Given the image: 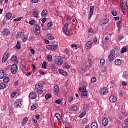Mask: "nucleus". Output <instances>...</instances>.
I'll return each instance as SVG.
<instances>
[{
	"instance_id": "f257e3e1",
	"label": "nucleus",
	"mask_w": 128,
	"mask_h": 128,
	"mask_svg": "<svg viewBox=\"0 0 128 128\" xmlns=\"http://www.w3.org/2000/svg\"><path fill=\"white\" fill-rule=\"evenodd\" d=\"M22 106V99H18L15 100L14 106L16 108H20Z\"/></svg>"
},
{
	"instance_id": "4c0bfd02",
	"label": "nucleus",
	"mask_w": 128,
	"mask_h": 128,
	"mask_svg": "<svg viewBox=\"0 0 128 128\" xmlns=\"http://www.w3.org/2000/svg\"><path fill=\"white\" fill-rule=\"evenodd\" d=\"M6 85L4 84H0V90H4V88H5Z\"/></svg>"
},
{
	"instance_id": "2f4dec72",
	"label": "nucleus",
	"mask_w": 128,
	"mask_h": 128,
	"mask_svg": "<svg viewBox=\"0 0 128 128\" xmlns=\"http://www.w3.org/2000/svg\"><path fill=\"white\" fill-rule=\"evenodd\" d=\"M52 98V94H46L45 96V98L46 100H48V98Z\"/></svg>"
},
{
	"instance_id": "c03bdc74",
	"label": "nucleus",
	"mask_w": 128,
	"mask_h": 128,
	"mask_svg": "<svg viewBox=\"0 0 128 128\" xmlns=\"http://www.w3.org/2000/svg\"><path fill=\"white\" fill-rule=\"evenodd\" d=\"M104 62H106V60H104V59L102 58L100 60V64H102V66H104Z\"/></svg>"
},
{
	"instance_id": "864d4df0",
	"label": "nucleus",
	"mask_w": 128,
	"mask_h": 128,
	"mask_svg": "<svg viewBox=\"0 0 128 128\" xmlns=\"http://www.w3.org/2000/svg\"><path fill=\"white\" fill-rule=\"evenodd\" d=\"M73 100H74V98L72 96H70L68 98V100H69L70 102H72Z\"/></svg>"
},
{
	"instance_id": "8fccbe9b",
	"label": "nucleus",
	"mask_w": 128,
	"mask_h": 128,
	"mask_svg": "<svg viewBox=\"0 0 128 128\" xmlns=\"http://www.w3.org/2000/svg\"><path fill=\"white\" fill-rule=\"evenodd\" d=\"M34 28H35L34 30H40V26L38 24H35Z\"/></svg>"
},
{
	"instance_id": "680f3d73",
	"label": "nucleus",
	"mask_w": 128,
	"mask_h": 128,
	"mask_svg": "<svg viewBox=\"0 0 128 128\" xmlns=\"http://www.w3.org/2000/svg\"><path fill=\"white\" fill-rule=\"evenodd\" d=\"M28 119L27 117L24 118L23 120V122L26 123L28 122Z\"/></svg>"
},
{
	"instance_id": "9b49d317",
	"label": "nucleus",
	"mask_w": 128,
	"mask_h": 128,
	"mask_svg": "<svg viewBox=\"0 0 128 128\" xmlns=\"http://www.w3.org/2000/svg\"><path fill=\"white\" fill-rule=\"evenodd\" d=\"M54 63L58 65L62 64H64V60L62 58H56L55 60Z\"/></svg>"
},
{
	"instance_id": "423d86ee",
	"label": "nucleus",
	"mask_w": 128,
	"mask_h": 128,
	"mask_svg": "<svg viewBox=\"0 0 128 128\" xmlns=\"http://www.w3.org/2000/svg\"><path fill=\"white\" fill-rule=\"evenodd\" d=\"M86 86H88V84H86V82H84V86H82L79 88L80 92H86Z\"/></svg>"
},
{
	"instance_id": "bf43d9fd",
	"label": "nucleus",
	"mask_w": 128,
	"mask_h": 128,
	"mask_svg": "<svg viewBox=\"0 0 128 128\" xmlns=\"http://www.w3.org/2000/svg\"><path fill=\"white\" fill-rule=\"evenodd\" d=\"M118 39L120 40H122V38H124V36H122V35H118Z\"/></svg>"
},
{
	"instance_id": "3c124183",
	"label": "nucleus",
	"mask_w": 128,
	"mask_h": 128,
	"mask_svg": "<svg viewBox=\"0 0 128 128\" xmlns=\"http://www.w3.org/2000/svg\"><path fill=\"white\" fill-rule=\"evenodd\" d=\"M52 26V22H48V24H47L48 28H50Z\"/></svg>"
},
{
	"instance_id": "052dcab7",
	"label": "nucleus",
	"mask_w": 128,
	"mask_h": 128,
	"mask_svg": "<svg viewBox=\"0 0 128 128\" xmlns=\"http://www.w3.org/2000/svg\"><path fill=\"white\" fill-rule=\"evenodd\" d=\"M30 50L31 54H34V52H35L34 50V48H31L30 49Z\"/></svg>"
},
{
	"instance_id": "a18cd8bd",
	"label": "nucleus",
	"mask_w": 128,
	"mask_h": 128,
	"mask_svg": "<svg viewBox=\"0 0 128 128\" xmlns=\"http://www.w3.org/2000/svg\"><path fill=\"white\" fill-rule=\"evenodd\" d=\"M108 92V88H105L104 89V92H103L102 96L106 95V94Z\"/></svg>"
},
{
	"instance_id": "a19ab883",
	"label": "nucleus",
	"mask_w": 128,
	"mask_h": 128,
	"mask_svg": "<svg viewBox=\"0 0 128 128\" xmlns=\"http://www.w3.org/2000/svg\"><path fill=\"white\" fill-rule=\"evenodd\" d=\"M112 14L114 16H118V12H116V10H112Z\"/></svg>"
},
{
	"instance_id": "393cba45",
	"label": "nucleus",
	"mask_w": 128,
	"mask_h": 128,
	"mask_svg": "<svg viewBox=\"0 0 128 128\" xmlns=\"http://www.w3.org/2000/svg\"><path fill=\"white\" fill-rule=\"evenodd\" d=\"M11 60L12 62H18V58L16 56H13L11 58Z\"/></svg>"
},
{
	"instance_id": "39448f33",
	"label": "nucleus",
	"mask_w": 128,
	"mask_h": 128,
	"mask_svg": "<svg viewBox=\"0 0 128 128\" xmlns=\"http://www.w3.org/2000/svg\"><path fill=\"white\" fill-rule=\"evenodd\" d=\"M46 48L49 50H58V46L56 45H48L46 46Z\"/></svg>"
},
{
	"instance_id": "f704fd0d",
	"label": "nucleus",
	"mask_w": 128,
	"mask_h": 128,
	"mask_svg": "<svg viewBox=\"0 0 128 128\" xmlns=\"http://www.w3.org/2000/svg\"><path fill=\"white\" fill-rule=\"evenodd\" d=\"M9 81H10V78L8 77L6 78L3 80V82H4V84H8V82Z\"/></svg>"
},
{
	"instance_id": "a878e982",
	"label": "nucleus",
	"mask_w": 128,
	"mask_h": 128,
	"mask_svg": "<svg viewBox=\"0 0 128 128\" xmlns=\"http://www.w3.org/2000/svg\"><path fill=\"white\" fill-rule=\"evenodd\" d=\"M46 14H48V10H44L42 12V16L46 18Z\"/></svg>"
},
{
	"instance_id": "1a4fd4ad",
	"label": "nucleus",
	"mask_w": 128,
	"mask_h": 128,
	"mask_svg": "<svg viewBox=\"0 0 128 128\" xmlns=\"http://www.w3.org/2000/svg\"><path fill=\"white\" fill-rule=\"evenodd\" d=\"M8 52H6L4 55L2 60V62H6V60H8Z\"/></svg>"
},
{
	"instance_id": "37998d69",
	"label": "nucleus",
	"mask_w": 128,
	"mask_h": 128,
	"mask_svg": "<svg viewBox=\"0 0 128 128\" xmlns=\"http://www.w3.org/2000/svg\"><path fill=\"white\" fill-rule=\"evenodd\" d=\"M29 24H32V26L34 24H36V20H31L29 22Z\"/></svg>"
},
{
	"instance_id": "58836bf2",
	"label": "nucleus",
	"mask_w": 128,
	"mask_h": 128,
	"mask_svg": "<svg viewBox=\"0 0 128 128\" xmlns=\"http://www.w3.org/2000/svg\"><path fill=\"white\" fill-rule=\"evenodd\" d=\"M64 68H68V70H70V66L68 64H64Z\"/></svg>"
},
{
	"instance_id": "5fc2aeb1",
	"label": "nucleus",
	"mask_w": 128,
	"mask_h": 128,
	"mask_svg": "<svg viewBox=\"0 0 128 128\" xmlns=\"http://www.w3.org/2000/svg\"><path fill=\"white\" fill-rule=\"evenodd\" d=\"M22 20V17H20L18 18H15L14 20V22H20Z\"/></svg>"
},
{
	"instance_id": "69168bd1",
	"label": "nucleus",
	"mask_w": 128,
	"mask_h": 128,
	"mask_svg": "<svg viewBox=\"0 0 128 128\" xmlns=\"http://www.w3.org/2000/svg\"><path fill=\"white\" fill-rule=\"evenodd\" d=\"M102 72H106V68H102Z\"/></svg>"
},
{
	"instance_id": "603ef678",
	"label": "nucleus",
	"mask_w": 128,
	"mask_h": 128,
	"mask_svg": "<svg viewBox=\"0 0 128 128\" xmlns=\"http://www.w3.org/2000/svg\"><path fill=\"white\" fill-rule=\"evenodd\" d=\"M104 88H101L100 90V94H104Z\"/></svg>"
},
{
	"instance_id": "338daca9",
	"label": "nucleus",
	"mask_w": 128,
	"mask_h": 128,
	"mask_svg": "<svg viewBox=\"0 0 128 128\" xmlns=\"http://www.w3.org/2000/svg\"><path fill=\"white\" fill-rule=\"evenodd\" d=\"M26 40H28V37L23 38L22 42H26Z\"/></svg>"
},
{
	"instance_id": "f03ea898",
	"label": "nucleus",
	"mask_w": 128,
	"mask_h": 128,
	"mask_svg": "<svg viewBox=\"0 0 128 128\" xmlns=\"http://www.w3.org/2000/svg\"><path fill=\"white\" fill-rule=\"evenodd\" d=\"M93 64H94V62H92V59L90 58L88 59L86 62V68H88V70H90V68H92Z\"/></svg>"
},
{
	"instance_id": "dca6fc26",
	"label": "nucleus",
	"mask_w": 128,
	"mask_h": 128,
	"mask_svg": "<svg viewBox=\"0 0 128 128\" xmlns=\"http://www.w3.org/2000/svg\"><path fill=\"white\" fill-rule=\"evenodd\" d=\"M35 88L36 90H42L44 88V85L42 84H38L36 85Z\"/></svg>"
},
{
	"instance_id": "0eeeda50",
	"label": "nucleus",
	"mask_w": 128,
	"mask_h": 128,
	"mask_svg": "<svg viewBox=\"0 0 128 128\" xmlns=\"http://www.w3.org/2000/svg\"><path fill=\"white\" fill-rule=\"evenodd\" d=\"M6 76V71L4 70H0V79L4 78Z\"/></svg>"
},
{
	"instance_id": "6e6d98bb",
	"label": "nucleus",
	"mask_w": 128,
	"mask_h": 128,
	"mask_svg": "<svg viewBox=\"0 0 128 128\" xmlns=\"http://www.w3.org/2000/svg\"><path fill=\"white\" fill-rule=\"evenodd\" d=\"M32 72H36V65L34 64H32Z\"/></svg>"
},
{
	"instance_id": "6ab92c4d",
	"label": "nucleus",
	"mask_w": 128,
	"mask_h": 128,
	"mask_svg": "<svg viewBox=\"0 0 128 128\" xmlns=\"http://www.w3.org/2000/svg\"><path fill=\"white\" fill-rule=\"evenodd\" d=\"M54 94H56V96H58V90H60L58 88V86H54Z\"/></svg>"
},
{
	"instance_id": "e2e57ef3",
	"label": "nucleus",
	"mask_w": 128,
	"mask_h": 128,
	"mask_svg": "<svg viewBox=\"0 0 128 128\" xmlns=\"http://www.w3.org/2000/svg\"><path fill=\"white\" fill-rule=\"evenodd\" d=\"M42 22L43 24H44V22H46V18H42Z\"/></svg>"
},
{
	"instance_id": "de8ad7c7",
	"label": "nucleus",
	"mask_w": 128,
	"mask_h": 128,
	"mask_svg": "<svg viewBox=\"0 0 128 128\" xmlns=\"http://www.w3.org/2000/svg\"><path fill=\"white\" fill-rule=\"evenodd\" d=\"M52 56L50 55L48 56V62H52Z\"/></svg>"
},
{
	"instance_id": "7ed1b4c3",
	"label": "nucleus",
	"mask_w": 128,
	"mask_h": 128,
	"mask_svg": "<svg viewBox=\"0 0 128 128\" xmlns=\"http://www.w3.org/2000/svg\"><path fill=\"white\" fill-rule=\"evenodd\" d=\"M10 70L12 74H16L18 72V65L16 64H13L10 68Z\"/></svg>"
},
{
	"instance_id": "ea45409f",
	"label": "nucleus",
	"mask_w": 128,
	"mask_h": 128,
	"mask_svg": "<svg viewBox=\"0 0 128 128\" xmlns=\"http://www.w3.org/2000/svg\"><path fill=\"white\" fill-rule=\"evenodd\" d=\"M55 102L56 104H62V99H58V100H56Z\"/></svg>"
},
{
	"instance_id": "20e7f679",
	"label": "nucleus",
	"mask_w": 128,
	"mask_h": 128,
	"mask_svg": "<svg viewBox=\"0 0 128 128\" xmlns=\"http://www.w3.org/2000/svg\"><path fill=\"white\" fill-rule=\"evenodd\" d=\"M108 58L110 62H112L114 60V50H112L110 51Z\"/></svg>"
},
{
	"instance_id": "6e6552de",
	"label": "nucleus",
	"mask_w": 128,
	"mask_h": 128,
	"mask_svg": "<svg viewBox=\"0 0 128 128\" xmlns=\"http://www.w3.org/2000/svg\"><path fill=\"white\" fill-rule=\"evenodd\" d=\"M94 6H90V10L89 12L88 18H90L92 16V14H94Z\"/></svg>"
},
{
	"instance_id": "7c9ffc66",
	"label": "nucleus",
	"mask_w": 128,
	"mask_h": 128,
	"mask_svg": "<svg viewBox=\"0 0 128 128\" xmlns=\"http://www.w3.org/2000/svg\"><path fill=\"white\" fill-rule=\"evenodd\" d=\"M81 96L82 98H86V96H88V94H86V91L83 92L81 93Z\"/></svg>"
},
{
	"instance_id": "f3484780",
	"label": "nucleus",
	"mask_w": 128,
	"mask_h": 128,
	"mask_svg": "<svg viewBox=\"0 0 128 128\" xmlns=\"http://www.w3.org/2000/svg\"><path fill=\"white\" fill-rule=\"evenodd\" d=\"M46 38H48V40H54V36H52V34H48L46 35Z\"/></svg>"
},
{
	"instance_id": "e433bc0d",
	"label": "nucleus",
	"mask_w": 128,
	"mask_h": 128,
	"mask_svg": "<svg viewBox=\"0 0 128 128\" xmlns=\"http://www.w3.org/2000/svg\"><path fill=\"white\" fill-rule=\"evenodd\" d=\"M50 66L52 68V72H55V70H56V66H54V64H51Z\"/></svg>"
},
{
	"instance_id": "2eb2a0df",
	"label": "nucleus",
	"mask_w": 128,
	"mask_h": 128,
	"mask_svg": "<svg viewBox=\"0 0 128 128\" xmlns=\"http://www.w3.org/2000/svg\"><path fill=\"white\" fill-rule=\"evenodd\" d=\"M108 18H105L100 22V24L102 26H104L105 24H106L108 22Z\"/></svg>"
},
{
	"instance_id": "c85d7f7f",
	"label": "nucleus",
	"mask_w": 128,
	"mask_h": 128,
	"mask_svg": "<svg viewBox=\"0 0 128 128\" xmlns=\"http://www.w3.org/2000/svg\"><path fill=\"white\" fill-rule=\"evenodd\" d=\"M12 18V14L10 12H8L6 14V20H10Z\"/></svg>"
},
{
	"instance_id": "09e8293b",
	"label": "nucleus",
	"mask_w": 128,
	"mask_h": 128,
	"mask_svg": "<svg viewBox=\"0 0 128 128\" xmlns=\"http://www.w3.org/2000/svg\"><path fill=\"white\" fill-rule=\"evenodd\" d=\"M64 54H68V52H70V50H68V48H66L64 50Z\"/></svg>"
},
{
	"instance_id": "f8f14e48",
	"label": "nucleus",
	"mask_w": 128,
	"mask_h": 128,
	"mask_svg": "<svg viewBox=\"0 0 128 128\" xmlns=\"http://www.w3.org/2000/svg\"><path fill=\"white\" fill-rule=\"evenodd\" d=\"M102 124L104 126H106L108 124V118H104L102 119Z\"/></svg>"
},
{
	"instance_id": "0e129e2a",
	"label": "nucleus",
	"mask_w": 128,
	"mask_h": 128,
	"mask_svg": "<svg viewBox=\"0 0 128 128\" xmlns=\"http://www.w3.org/2000/svg\"><path fill=\"white\" fill-rule=\"evenodd\" d=\"M62 76H68V72L66 71H64L63 73H62Z\"/></svg>"
},
{
	"instance_id": "cd10ccee",
	"label": "nucleus",
	"mask_w": 128,
	"mask_h": 128,
	"mask_svg": "<svg viewBox=\"0 0 128 128\" xmlns=\"http://www.w3.org/2000/svg\"><path fill=\"white\" fill-rule=\"evenodd\" d=\"M34 32L35 34H36V36H38V34H40V30L34 29Z\"/></svg>"
},
{
	"instance_id": "4468645a",
	"label": "nucleus",
	"mask_w": 128,
	"mask_h": 128,
	"mask_svg": "<svg viewBox=\"0 0 128 128\" xmlns=\"http://www.w3.org/2000/svg\"><path fill=\"white\" fill-rule=\"evenodd\" d=\"M92 41H88L86 45L85 46L86 48H87V50H88V48H92Z\"/></svg>"
},
{
	"instance_id": "9d476101",
	"label": "nucleus",
	"mask_w": 128,
	"mask_h": 128,
	"mask_svg": "<svg viewBox=\"0 0 128 128\" xmlns=\"http://www.w3.org/2000/svg\"><path fill=\"white\" fill-rule=\"evenodd\" d=\"M68 24H65L64 27V34H66V36H68V34H70V32L68 30Z\"/></svg>"
},
{
	"instance_id": "c9c22d12",
	"label": "nucleus",
	"mask_w": 128,
	"mask_h": 128,
	"mask_svg": "<svg viewBox=\"0 0 128 128\" xmlns=\"http://www.w3.org/2000/svg\"><path fill=\"white\" fill-rule=\"evenodd\" d=\"M16 48H18V50H20V42H17Z\"/></svg>"
},
{
	"instance_id": "79ce46f5",
	"label": "nucleus",
	"mask_w": 128,
	"mask_h": 128,
	"mask_svg": "<svg viewBox=\"0 0 128 128\" xmlns=\"http://www.w3.org/2000/svg\"><path fill=\"white\" fill-rule=\"evenodd\" d=\"M42 68H46V62H44L42 64Z\"/></svg>"
},
{
	"instance_id": "4be33fe9",
	"label": "nucleus",
	"mask_w": 128,
	"mask_h": 128,
	"mask_svg": "<svg viewBox=\"0 0 128 128\" xmlns=\"http://www.w3.org/2000/svg\"><path fill=\"white\" fill-rule=\"evenodd\" d=\"M69 110H70V112H74L76 110H78V106H72L70 108Z\"/></svg>"
},
{
	"instance_id": "bb28decb",
	"label": "nucleus",
	"mask_w": 128,
	"mask_h": 128,
	"mask_svg": "<svg viewBox=\"0 0 128 128\" xmlns=\"http://www.w3.org/2000/svg\"><path fill=\"white\" fill-rule=\"evenodd\" d=\"M38 12L36 11V10H34L32 14L34 16V18H38Z\"/></svg>"
},
{
	"instance_id": "473e14b6",
	"label": "nucleus",
	"mask_w": 128,
	"mask_h": 128,
	"mask_svg": "<svg viewBox=\"0 0 128 128\" xmlns=\"http://www.w3.org/2000/svg\"><path fill=\"white\" fill-rule=\"evenodd\" d=\"M85 116H86V112H82L79 115V118H84Z\"/></svg>"
},
{
	"instance_id": "a211bd4d",
	"label": "nucleus",
	"mask_w": 128,
	"mask_h": 128,
	"mask_svg": "<svg viewBox=\"0 0 128 128\" xmlns=\"http://www.w3.org/2000/svg\"><path fill=\"white\" fill-rule=\"evenodd\" d=\"M10 34V30L8 29H4V31L2 32V34L4 36H8Z\"/></svg>"
},
{
	"instance_id": "c756f323",
	"label": "nucleus",
	"mask_w": 128,
	"mask_h": 128,
	"mask_svg": "<svg viewBox=\"0 0 128 128\" xmlns=\"http://www.w3.org/2000/svg\"><path fill=\"white\" fill-rule=\"evenodd\" d=\"M38 108V104H32L31 106V110H36V108Z\"/></svg>"
},
{
	"instance_id": "13d9d810",
	"label": "nucleus",
	"mask_w": 128,
	"mask_h": 128,
	"mask_svg": "<svg viewBox=\"0 0 128 128\" xmlns=\"http://www.w3.org/2000/svg\"><path fill=\"white\" fill-rule=\"evenodd\" d=\"M64 72V70L62 69H59V70H58V72H59L60 74H62Z\"/></svg>"
},
{
	"instance_id": "5701e85b",
	"label": "nucleus",
	"mask_w": 128,
	"mask_h": 128,
	"mask_svg": "<svg viewBox=\"0 0 128 128\" xmlns=\"http://www.w3.org/2000/svg\"><path fill=\"white\" fill-rule=\"evenodd\" d=\"M114 64H116V66H120V64H122V60L120 59L116 60L114 62Z\"/></svg>"
},
{
	"instance_id": "774afa93",
	"label": "nucleus",
	"mask_w": 128,
	"mask_h": 128,
	"mask_svg": "<svg viewBox=\"0 0 128 128\" xmlns=\"http://www.w3.org/2000/svg\"><path fill=\"white\" fill-rule=\"evenodd\" d=\"M88 32L90 33L94 32V30L92 28L88 29Z\"/></svg>"
},
{
	"instance_id": "412c9836",
	"label": "nucleus",
	"mask_w": 128,
	"mask_h": 128,
	"mask_svg": "<svg viewBox=\"0 0 128 128\" xmlns=\"http://www.w3.org/2000/svg\"><path fill=\"white\" fill-rule=\"evenodd\" d=\"M109 100L111 102H116V97L112 96L109 98Z\"/></svg>"
},
{
	"instance_id": "ddd939ff",
	"label": "nucleus",
	"mask_w": 128,
	"mask_h": 128,
	"mask_svg": "<svg viewBox=\"0 0 128 128\" xmlns=\"http://www.w3.org/2000/svg\"><path fill=\"white\" fill-rule=\"evenodd\" d=\"M29 97L31 100H34L36 98V92H32L29 94Z\"/></svg>"
},
{
	"instance_id": "b1692460",
	"label": "nucleus",
	"mask_w": 128,
	"mask_h": 128,
	"mask_svg": "<svg viewBox=\"0 0 128 128\" xmlns=\"http://www.w3.org/2000/svg\"><path fill=\"white\" fill-rule=\"evenodd\" d=\"M92 128H98V125L96 122H93L91 124Z\"/></svg>"
},
{
	"instance_id": "72a5a7b5",
	"label": "nucleus",
	"mask_w": 128,
	"mask_h": 128,
	"mask_svg": "<svg viewBox=\"0 0 128 128\" xmlns=\"http://www.w3.org/2000/svg\"><path fill=\"white\" fill-rule=\"evenodd\" d=\"M126 50H128V48H126L124 47L122 48L120 52L121 54H124V52H126Z\"/></svg>"
},
{
	"instance_id": "aec40b11",
	"label": "nucleus",
	"mask_w": 128,
	"mask_h": 128,
	"mask_svg": "<svg viewBox=\"0 0 128 128\" xmlns=\"http://www.w3.org/2000/svg\"><path fill=\"white\" fill-rule=\"evenodd\" d=\"M55 116L58 122H60L62 120V116H60V114L59 113H56L55 114Z\"/></svg>"
},
{
	"instance_id": "49530a36",
	"label": "nucleus",
	"mask_w": 128,
	"mask_h": 128,
	"mask_svg": "<svg viewBox=\"0 0 128 128\" xmlns=\"http://www.w3.org/2000/svg\"><path fill=\"white\" fill-rule=\"evenodd\" d=\"M91 82H96V78L94 76L92 77Z\"/></svg>"
},
{
	"instance_id": "4d7b16f0",
	"label": "nucleus",
	"mask_w": 128,
	"mask_h": 128,
	"mask_svg": "<svg viewBox=\"0 0 128 128\" xmlns=\"http://www.w3.org/2000/svg\"><path fill=\"white\" fill-rule=\"evenodd\" d=\"M16 34H17V35H16V38H20V32H19L17 33Z\"/></svg>"
}]
</instances>
